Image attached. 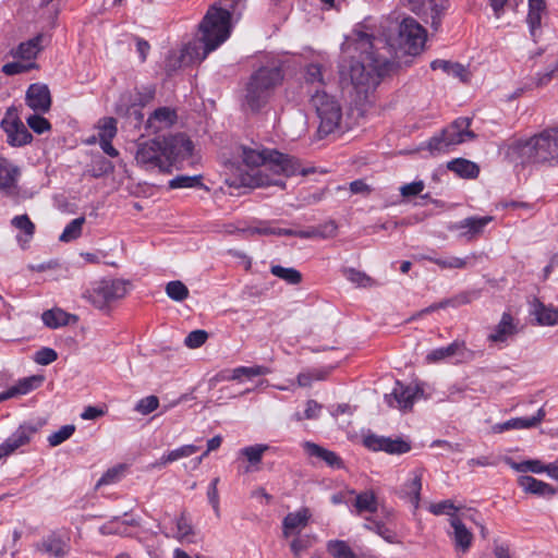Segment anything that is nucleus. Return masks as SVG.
<instances>
[{
  "instance_id": "obj_16",
  "label": "nucleus",
  "mask_w": 558,
  "mask_h": 558,
  "mask_svg": "<svg viewBox=\"0 0 558 558\" xmlns=\"http://www.w3.org/2000/svg\"><path fill=\"white\" fill-rule=\"evenodd\" d=\"M20 177V167L0 156V192L5 196H17Z\"/></svg>"
},
{
  "instance_id": "obj_42",
  "label": "nucleus",
  "mask_w": 558,
  "mask_h": 558,
  "mask_svg": "<svg viewBox=\"0 0 558 558\" xmlns=\"http://www.w3.org/2000/svg\"><path fill=\"white\" fill-rule=\"evenodd\" d=\"M507 464L517 472H532V473H544L546 472V464H543L539 460H526L520 463L506 459Z\"/></svg>"
},
{
  "instance_id": "obj_6",
  "label": "nucleus",
  "mask_w": 558,
  "mask_h": 558,
  "mask_svg": "<svg viewBox=\"0 0 558 558\" xmlns=\"http://www.w3.org/2000/svg\"><path fill=\"white\" fill-rule=\"evenodd\" d=\"M316 120L318 121L317 134L319 137L332 134L339 129L342 120V106L336 96L316 89Z\"/></svg>"
},
{
  "instance_id": "obj_50",
  "label": "nucleus",
  "mask_w": 558,
  "mask_h": 558,
  "mask_svg": "<svg viewBox=\"0 0 558 558\" xmlns=\"http://www.w3.org/2000/svg\"><path fill=\"white\" fill-rule=\"evenodd\" d=\"M202 185V175H178L169 181V187L171 189H186Z\"/></svg>"
},
{
  "instance_id": "obj_2",
  "label": "nucleus",
  "mask_w": 558,
  "mask_h": 558,
  "mask_svg": "<svg viewBox=\"0 0 558 558\" xmlns=\"http://www.w3.org/2000/svg\"><path fill=\"white\" fill-rule=\"evenodd\" d=\"M239 156L252 173H241L239 177H230L226 182L234 187H260L277 185L284 186L282 174L290 177L295 174L298 168L292 158L277 150L251 148L241 146Z\"/></svg>"
},
{
  "instance_id": "obj_27",
  "label": "nucleus",
  "mask_w": 558,
  "mask_h": 558,
  "mask_svg": "<svg viewBox=\"0 0 558 558\" xmlns=\"http://www.w3.org/2000/svg\"><path fill=\"white\" fill-rule=\"evenodd\" d=\"M177 120L175 111L168 108L161 107L156 109L147 120V129L153 132H158L163 128L171 126Z\"/></svg>"
},
{
  "instance_id": "obj_40",
  "label": "nucleus",
  "mask_w": 558,
  "mask_h": 558,
  "mask_svg": "<svg viewBox=\"0 0 558 558\" xmlns=\"http://www.w3.org/2000/svg\"><path fill=\"white\" fill-rule=\"evenodd\" d=\"M198 447L195 445H184L180 448L169 451L167 454H163L160 460L155 464L156 466H163L168 463H172L178 461L179 459L190 457L197 452Z\"/></svg>"
},
{
  "instance_id": "obj_8",
  "label": "nucleus",
  "mask_w": 558,
  "mask_h": 558,
  "mask_svg": "<svg viewBox=\"0 0 558 558\" xmlns=\"http://www.w3.org/2000/svg\"><path fill=\"white\" fill-rule=\"evenodd\" d=\"M398 41L405 53L416 56L425 46L426 31L413 17H404L398 26Z\"/></svg>"
},
{
  "instance_id": "obj_58",
  "label": "nucleus",
  "mask_w": 558,
  "mask_h": 558,
  "mask_svg": "<svg viewBox=\"0 0 558 558\" xmlns=\"http://www.w3.org/2000/svg\"><path fill=\"white\" fill-rule=\"evenodd\" d=\"M155 96V87L146 86L140 90H136L135 98L133 100L132 107H144L148 102L153 100Z\"/></svg>"
},
{
  "instance_id": "obj_45",
  "label": "nucleus",
  "mask_w": 558,
  "mask_h": 558,
  "mask_svg": "<svg viewBox=\"0 0 558 558\" xmlns=\"http://www.w3.org/2000/svg\"><path fill=\"white\" fill-rule=\"evenodd\" d=\"M428 510L435 515L447 514L449 515V519L452 517H460L464 513L460 512V508L454 506V504L449 499L430 504Z\"/></svg>"
},
{
  "instance_id": "obj_20",
  "label": "nucleus",
  "mask_w": 558,
  "mask_h": 558,
  "mask_svg": "<svg viewBox=\"0 0 558 558\" xmlns=\"http://www.w3.org/2000/svg\"><path fill=\"white\" fill-rule=\"evenodd\" d=\"M26 105L34 111L45 113L51 107V96L47 85L32 84L25 95Z\"/></svg>"
},
{
  "instance_id": "obj_47",
  "label": "nucleus",
  "mask_w": 558,
  "mask_h": 558,
  "mask_svg": "<svg viewBox=\"0 0 558 558\" xmlns=\"http://www.w3.org/2000/svg\"><path fill=\"white\" fill-rule=\"evenodd\" d=\"M117 120L114 118H104L98 124V141H112L117 135Z\"/></svg>"
},
{
  "instance_id": "obj_29",
  "label": "nucleus",
  "mask_w": 558,
  "mask_h": 558,
  "mask_svg": "<svg viewBox=\"0 0 558 558\" xmlns=\"http://www.w3.org/2000/svg\"><path fill=\"white\" fill-rule=\"evenodd\" d=\"M269 373V369L262 365L255 366H239L233 368L230 372V375H225L223 373L219 374L223 380H241L242 377L251 379L253 377L263 376Z\"/></svg>"
},
{
  "instance_id": "obj_1",
  "label": "nucleus",
  "mask_w": 558,
  "mask_h": 558,
  "mask_svg": "<svg viewBox=\"0 0 558 558\" xmlns=\"http://www.w3.org/2000/svg\"><path fill=\"white\" fill-rule=\"evenodd\" d=\"M383 36L385 38L374 37L363 31L355 32L356 48L361 53L353 57L348 66H342L340 73L343 81H350L356 102H364L381 77L393 69V45L386 33Z\"/></svg>"
},
{
  "instance_id": "obj_46",
  "label": "nucleus",
  "mask_w": 558,
  "mask_h": 558,
  "mask_svg": "<svg viewBox=\"0 0 558 558\" xmlns=\"http://www.w3.org/2000/svg\"><path fill=\"white\" fill-rule=\"evenodd\" d=\"M177 533L175 537L181 542H191L194 536L193 526L191 524L190 519L182 513L175 520Z\"/></svg>"
},
{
  "instance_id": "obj_54",
  "label": "nucleus",
  "mask_w": 558,
  "mask_h": 558,
  "mask_svg": "<svg viewBox=\"0 0 558 558\" xmlns=\"http://www.w3.org/2000/svg\"><path fill=\"white\" fill-rule=\"evenodd\" d=\"M159 407V399L156 396H148L138 400L135 411L142 415H148Z\"/></svg>"
},
{
  "instance_id": "obj_39",
  "label": "nucleus",
  "mask_w": 558,
  "mask_h": 558,
  "mask_svg": "<svg viewBox=\"0 0 558 558\" xmlns=\"http://www.w3.org/2000/svg\"><path fill=\"white\" fill-rule=\"evenodd\" d=\"M11 223L24 233V235H17V241L20 243H28L35 233V225L31 221L29 217L27 215L15 216Z\"/></svg>"
},
{
  "instance_id": "obj_51",
  "label": "nucleus",
  "mask_w": 558,
  "mask_h": 558,
  "mask_svg": "<svg viewBox=\"0 0 558 558\" xmlns=\"http://www.w3.org/2000/svg\"><path fill=\"white\" fill-rule=\"evenodd\" d=\"M75 432V426L72 424L62 426L59 430L52 433L48 437V442L51 447L61 445L63 441L69 439Z\"/></svg>"
},
{
  "instance_id": "obj_37",
  "label": "nucleus",
  "mask_w": 558,
  "mask_h": 558,
  "mask_svg": "<svg viewBox=\"0 0 558 558\" xmlns=\"http://www.w3.org/2000/svg\"><path fill=\"white\" fill-rule=\"evenodd\" d=\"M425 259L436 264L440 269H464L469 265V257H458V256H425Z\"/></svg>"
},
{
  "instance_id": "obj_12",
  "label": "nucleus",
  "mask_w": 558,
  "mask_h": 558,
  "mask_svg": "<svg viewBox=\"0 0 558 558\" xmlns=\"http://www.w3.org/2000/svg\"><path fill=\"white\" fill-rule=\"evenodd\" d=\"M163 157L169 162V168L179 161H183L192 156L193 143L182 133L163 138Z\"/></svg>"
},
{
  "instance_id": "obj_15",
  "label": "nucleus",
  "mask_w": 558,
  "mask_h": 558,
  "mask_svg": "<svg viewBox=\"0 0 558 558\" xmlns=\"http://www.w3.org/2000/svg\"><path fill=\"white\" fill-rule=\"evenodd\" d=\"M473 353L465 347L464 341L456 340L447 347L432 350L425 360L428 364L438 363L445 360L456 359L457 362H464L472 359Z\"/></svg>"
},
{
  "instance_id": "obj_7",
  "label": "nucleus",
  "mask_w": 558,
  "mask_h": 558,
  "mask_svg": "<svg viewBox=\"0 0 558 558\" xmlns=\"http://www.w3.org/2000/svg\"><path fill=\"white\" fill-rule=\"evenodd\" d=\"M470 118H458L450 125L444 129L439 135L429 140L428 149L432 153H445L453 146L475 138V134L470 130Z\"/></svg>"
},
{
  "instance_id": "obj_26",
  "label": "nucleus",
  "mask_w": 558,
  "mask_h": 558,
  "mask_svg": "<svg viewBox=\"0 0 558 558\" xmlns=\"http://www.w3.org/2000/svg\"><path fill=\"white\" fill-rule=\"evenodd\" d=\"M518 484L525 493L539 497H551L557 494V489L550 484L530 475L520 476L518 478Z\"/></svg>"
},
{
  "instance_id": "obj_22",
  "label": "nucleus",
  "mask_w": 558,
  "mask_h": 558,
  "mask_svg": "<svg viewBox=\"0 0 558 558\" xmlns=\"http://www.w3.org/2000/svg\"><path fill=\"white\" fill-rule=\"evenodd\" d=\"M423 470L415 469L409 473L408 480L403 483L400 494L401 497L408 500L417 510L421 502Z\"/></svg>"
},
{
  "instance_id": "obj_36",
  "label": "nucleus",
  "mask_w": 558,
  "mask_h": 558,
  "mask_svg": "<svg viewBox=\"0 0 558 558\" xmlns=\"http://www.w3.org/2000/svg\"><path fill=\"white\" fill-rule=\"evenodd\" d=\"M377 498L372 490H364L356 495L354 508L356 513L361 514L363 512L374 513L377 511Z\"/></svg>"
},
{
  "instance_id": "obj_44",
  "label": "nucleus",
  "mask_w": 558,
  "mask_h": 558,
  "mask_svg": "<svg viewBox=\"0 0 558 558\" xmlns=\"http://www.w3.org/2000/svg\"><path fill=\"white\" fill-rule=\"evenodd\" d=\"M316 459L320 460L328 468L339 470L343 468L342 459L333 451L316 445Z\"/></svg>"
},
{
  "instance_id": "obj_57",
  "label": "nucleus",
  "mask_w": 558,
  "mask_h": 558,
  "mask_svg": "<svg viewBox=\"0 0 558 558\" xmlns=\"http://www.w3.org/2000/svg\"><path fill=\"white\" fill-rule=\"evenodd\" d=\"M338 364V360H335L331 364H326V359L324 355L316 357V380L327 379L329 374L335 369Z\"/></svg>"
},
{
  "instance_id": "obj_34",
  "label": "nucleus",
  "mask_w": 558,
  "mask_h": 558,
  "mask_svg": "<svg viewBox=\"0 0 558 558\" xmlns=\"http://www.w3.org/2000/svg\"><path fill=\"white\" fill-rule=\"evenodd\" d=\"M533 314L538 325L554 326L558 325V310L537 303L534 306Z\"/></svg>"
},
{
  "instance_id": "obj_49",
  "label": "nucleus",
  "mask_w": 558,
  "mask_h": 558,
  "mask_svg": "<svg viewBox=\"0 0 558 558\" xmlns=\"http://www.w3.org/2000/svg\"><path fill=\"white\" fill-rule=\"evenodd\" d=\"M343 276L352 283L357 287L367 288L373 287L375 281L368 277L365 272L356 270L354 268H345L343 270Z\"/></svg>"
},
{
  "instance_id": "obj_53",
  "label": "nucleus",
  "mask_w": 558,
  "mask_h": 558,
  "mask_svg": "<svg viewBox=\"0 0 558 558\" xmlns=\"http://www.w3.org/2000/svg\"><path fill=\"white\" fill-rule=\"evenodd\" d=\"M266 450H268L267 445L248 446L241 450V454L244 456L250 463L256 464L260 462Z\"/></svg>"
},
{
  "instance_id": "obj_38",
  "label": "nucleus",
  "mask_w": 558,
  "mask_h": 558,
  "mask_svg": "<svg viewBox=\"0 0 558 558\" xmlns=\"http://www.w3.org/2000/svg\"><path fill=\"white\" fill-rule=\"evenodd\" d=\"M128 525H138V522L134 519L132 520H125L120 522L118 518H114L113 520L102 524L99 527V532L102 535H128Z\"/></svg>"
},
{
  "instance_id": "obj_21",
  "label": "nucleus",
  "mask_w": 558,
  "mask_h": 558,
  "mask_svg": "<svg viewBox=\"0 0 558 558\" xmlns=\"http://www.w3.org/2000/svg\"><path fill=\"white\" fill-rule=\"evenodd\" d=\"M493 221L492 216L484 217H468L458 221L449 227L450 230L460 231V236L466 240H472L483 233L484 228Z\"/></svg>"
},
{
  "instance_id": "obj_48",
  "label": "nucleus",
  "mask_w": 558,
  "mask_h": 558,
  "mask_svg": "<svg viewBox=\"0 0 558 558\" xmlns=\"http://www.w3.org/2000/svg\"><path fill=\"white\" fill-rule=\"evenodd\" d=\"M166 293L171 300L182 302L187 299L189 289L182 281L174 280L167 283Z\"/></svg>"
},
{
  "instance_id": "obj_61",
  "label": "nucleus",
  "mask_w": 558,
  "mask_h": 558,
  "mask_svg": "<svg viewBox=\"0 0 558 558\" xmlns=\"http://www.w3.org/2000/svg\"><path fill=\"white\" fill-rule=\"evenodd\" d=\"M58 359V354L53 349L41 348L35 354V362L39 365H49Z\"/></svg>"
},
{
  "instance_id": "obj_31",
  "label": "nucleus",
  "mask_w": 558,
  "mask_h": 558,
  "mask_svg": "<svg viewBox=\"0 0 558 558\" xmlns=\"http://www.w3.org/2000/svg\"><path fill=\"white\" fill-rule=\"evenodd\" d=\"M515 332L513 319L510 314L504 313L494 332L488 336L492 342H504Z\"/></svg>"
},
{
  "instance_id": "obj_43",
  "label": "nucleus",
  "mask_w": 558,
  "mask_h": 558,
  "mask_svg": "<svg viewBox=\"0 0 558 558\" xmlns=\"http://www.w3.org/2000/svg\"><path fill=\"white\" fill-rule=\"evenodd\" d=\"M84 223V217L73 219L70 223L66 225L63 232L60 234L59 240L61 242H71L78 239L82 234Z\"/></svg>"
},
{
  "instance_id": "obj_32",
  "label": "nucleus",
  "mask_w": 558,
  "mask_h": 558,
  "mask_svg": "<svg viewBox=\"0 0 558 558\" xmlns=\"http://www.w3.org/2000/svg\"><path fill=\"white\" fill-rule=\"evenodd\" d=\"M45 377L43 375H32L17 380V383L11 386V390L14 397L24 396L31 391L37 389L44 383Z\"/></svg>"
},
{
  "instance_id": "obj_4",
  "label": "nucleus",
  "mask_w": 558,
  "mask_h": 558,
  "mask_svg": "<svg viewBox=\"0 0 558 558\" xmlns=\"http://www.w3.org/2000/svg\"><path fill=\"white\" fill-rule=\"evenodd\" d=\"M226 8L213 5L199 24L201 41L204 45L202 60L209 52L217 49L230 36V20L233 15H240L245 7V0H223Z\"/></svg>"
},
{
  "instance_id": "obj_10",
  "label": "nucleus",
  "mask_w": 558,
  "mask_h": 558,
  "mask_svg": "<svg viewBox=\"0 0 558 558\" xmlns=\"http://www.w3.org/2000/svg\"><path fill=\"white\" fill-rule=\"evenodd\" d=\"M0 126L7 135V143L12 147H21L33 141V135L20 119L16 107L7 109Z\"/></svg>"
},
{
  "instance_id": "obj_11",
  "label": "nucleus",
  "mask_w": 558,
  "mask_h": 558,
  "mask_svg": "<svg viewBox=\"0 0 558 558\" xmlns=\"http://www.w3.org/2000/svg\"><path fill=\"white\" fill-rule=\"evenodd\" d=\"M136 162L147 170L169 171V162L165 160L162 142L149 140L137 145Z\"/></svg>"
},
{
  "instance_id": "obj_56",
  "label": "nucleus",
  "mask_w": 558,
  "mask_h": 558,
  "mask_svg": "<svg viewBox=\"0 0 558 558\" xmlns=\"http://www.w3.org/2000/svg\"><path fill=\"white\" fill-rule=\"evenodd\" d=\"M208 338V333L205 330H193L184 339V344L187 348L196 349L202 347Z\"/></svg>"
},
{
  "instance_id": "obj_19",
  "label": "nucleus",
  "mask_w": 558,
  "mask_h": 558,
  "mask_svg": "<svg viewBox=\"0 0 558 558\" xmlns=\"http://www.w3.org/2000/svg\"><path fill=\"white\" fill-rule=\"evenodd\" d=\"M417 392V387L404 386L400 381H397L391 393H387L385 399L389 407L407 411L412 409Z\"/></svg>"
},
{
  "instance_id": "obj_59",
  "label": "nucleus",
  "mask_w": 558,
  "mask_h": 558,
  "mask_svg": "<svg viewBox=\"0 0 558 558\" xmlns=\"http://www.w3.org/2000/svg\"><path fill=\"white\" fill-rule=\"evenodd\" d=\"M218 483H219L218 477H215L210 482L208 490H207V497H208L209 504L211 505V507L215 511L216 517L219 518L220 509H219V495H218V488H217Z\"/></svg>"
},
{
  "instance_id": "obj_28",
  "label": "nucleus",
  "mask_w": 558,
  "mask_h": 558,
  "mask_svg": "<svg viewBox=\"0 0 558 558\" xmlns=\"http://www.w3.org/2000/svg\"><path fill=\"white\" fill-rule=\"evenodd\" d=\"M545 10V0H529V14L526 17V22L530 27V33L534 38L536 37L537 31L541 27L542 16Z\"/></svg>"
},
{
  "instance_id": "obj_3",
  "label": "nucleus",
  "mask_w": 558,
  "mask_h": 558,
  "mask_svg": "<svg viewBox=\"0 0 558 558\" xmlns=\"http://www.w3.org/2000/svg\"><path fill=\"white\" fill-rule=\"evenodd\" d=\"M506 156L521 165L558 163V129H547L526 140L513 141Z\"/></svg>"
},
{
  "instance_id": "obj_9",
  "label": "nucleus",
  "mask_w": 558,
  "mask_h": 558,
  "mask_svg": "<svg viewBox=\"0 0 558 558\" xmlns=\"http://www.w3.org/2000/svg\"><path fill=\"white\" fill-rule=\"evenodd\" d=\"M128 282L122 279H102L89 292V300L95 307L102 310L112 302L124 298Z\"/></svg>"
},
{
  "instance_id": "obj_35",
  "label": "nucleus",
  "mask_w": 558,
  "mask_h": 558,
  "mask_svg": "<svg viewBox=\"0 0 558 558\" xmlns=\"http://www.w3.org/2000/svg\"><path fill=\"white\" fill-rule=\"evenodd\" d=\"M71 315L61 308L45 311L41 315L44 324L52 329L65 326L70 323Z\"/></svg>"
},
{
  "instance_id": "obj_41",
  "label": "nucleus",
  "mask_w": 558,
  "mask_h": 558,
  "mask_svg": "<svg viewBox=\"0 0 558 558\" xmlns=\"http://www.w3.org/2000/svg\"><path fill=\"white\" fill-rule=\"evenodd\" d=\"M270 272L277 278L284 280L289 284H298L302 280V275L299 270L292 267H283L280 265H272Z\"/></svg>"
},
{
  "instance_id": "obj_63",
  "label": "nucleus",
  "mask_w": 558,
  "mask_h": 558,
  "mask_svg": "<svg viewBox=\"0 0 558 558\" xmlns=\"http://www.w3.org/2000/svg\"><path fill=\"white\" fill-rule=\"evenodd\" d=\"M311 538L299 536L291 542V550L296 558H300L302 554L311 547Z\"/></svg>"
},
{
  "instance_id": "obj_13",
  "label": "nucleus",
  "mask_w": 558,
  "mask_h": 558,
  "mask_svg": "<svg viewBox=\"0 0 558 558\" xmlns=\"http://www.w3.org/2000/svg\"><path fill=\"white\" fill-rule=\"evenodd\" d=\"M37 553L49 558H65L71 551L70 538L52 531L34 544Z\"/></svg>"
},
{
  "instance_id": "obj_62",
  "label": "nucleus",
  "mask_w": 558,
  "mask_h": 558,
  "mask_svg": "<svg viewBox=\"0 0 558 558\" xmlns=\"http://www.w3.org/2000/svg\"><path fill=\"white\" fill-rule=\"evenodd\" d=\"M35 66H36L35 63L24 64L21 62H9L2 66V72L5 75H15V74L27 72L28 70H31Z\"/></svg>"
},
{
  "instance_id": "obj_17",
  "label": "nucleus",
  "mask_w": 558,
  "mask_h": 558,
  "mask_svg": "<svg viewBox=\"0 0 558 558\" xmlns=\"http://www.w3.org/2000/svg\"><path fill=\"white\" fill-rule=\"evenodd\" d=\"M466 519L474 521L473 515L468 512L460 517H452L449 519L450 526L452 527V532L449 535L453 541L456 549L463 554L469 551L474 539L473 533L464 523V520Z\"/></svg>"
},
{
  "instance_id": "obj_55",
  "label": "nucleus",
  "mask_w": 558,
  "mask_h": 558,
  "mask_svg": "<svg viewBox=\"0 0 558 558\" xmlns=\"http://www.w3.org/2000/svg\"><path fill=\"white\" fill-rule=\"evenodd\" d=\"M364 527L375 532L377 535L383 537L388 543H395L396 542V533L388 529L384 523L381 522H372L369 524H364Z\"/></svg>"
},
{
  "instance_id": "obj_23",
  "label": "nucleus",
  "mask_w": 558,
  "mask_h": 558,
  "mask_svg": "<svg viewBox=\"0 0 558 558\" xmlns=\"http://www.w3.org/2000/svg\"><path fill=\"white\" fill-rule=\"evenodd\" d=\"M545 417V410L538 409L537 413L532 417H514L501 424H496L493 428L496 433H502L509 429H527L536 427Z\"/></svg>"
},
{
  "instance_id": "obj_60",
  "label": "nucleus",
  "mask_w": 558,
  "mask_h": 558,
  "mask_svg": "<svg viewBox=\"0 0 558 558\" xmlns=\"http://www.w3.org/2000/svg\"><path fill=\"white\" fill-rule=\"evenodd\" d=\"M241 232H248L250 234H263V235H288L291 234L292 231L282 228H271V227H260V228H252L248 230H240Z\"/></svg>"
},
{
  "instance_id": "obj_64",
  "label": "nucleus",
  "mask_w": 558,
  "mask_h": 558,
  "mask_svg": "<svg viewBox=\"0 0 558 558\" xmlns=\"http://www.w3.org/2000/svg\"><path fill=\"white\" fill-rule=\"evenodd\" d=\"M328 551L335 558H340L347 554V551H351V548L343 541H330L328 543Z\"/></svg>"
},
{
  "instance_id": "obj_33",
  "label": "nucleus",
  "mask_w": 558,
  "mask_h": 558,
  "mask_svg": "<svg viewBox=\"0 0 558 558\" xmlns=\"http://www.w3.org/2000/svg\"><path fill=\"white\" fill-rule=\"evenodd\" d=\"M448 169L456 172L459 177L465 179L476 178L480 172L476 163L463 158H458L448 162Z\"/></svg>"
},
{
  "instance_id": "obj_18",
  "label": "nucleus",
  "mask_w": 558,
  "mask_h": 558,
  "mask_svg": "<svg viewBox=\"0 0 558 558\" xmlns=\"http://www.w3.org/2000/svg\"><path fill=\"white\" fill-rule=\"evenodd\" d=\"M364 445L373 451H385L390 454H402L410 451L411 446L402 438H390L378 435H367L364 437Z\"/></svg>"
},
{
  "instance_id": "obj_24",
  "label": "nucleus",
  "mask_w": 558,
  "mask_h": 558,
  "mask_svg": "<svg viewBox=\"0 0 558 558\" xmlns=\"http://www.w3.org/2000/svg\"><path fill=\"white\" fill-rule=\"evenodd\" d=\"M310 518L311 512L308 509L288 513L282 522L283 536L289 537L299 534L307 525Z\"/></svg>"
},
{
  "instance_id": "obj_52",
  "label": "nucleus",
  "mask_w": 558,
  "mask_h": 558,
  "mask_svg": "<svg viewBox=\"0 0 558 558\" xmlns=\"http://www.w3.org/2000/svg\"><path fill=\"white\" fill-rule=\"evenodd\" d=\"M27 125L37 134H43L51 129L50 122L40 114H31L26 118Z\"/></svg>"
},
{
  "instance_id": "obj_5",
  "label": "nucleus",
  "mask_w": 558,
  "mask_h": 558,
  "mask_svg": "<svg viewBox=\"0 0 558 558\" xmlns=\"http://www.w3.org/2000/svg\"><path fill=\"white\" fill-rule=\"evenodd\" d=\"M283 80L282 65L278 61H272L254 71L245 84L242 98V109L252 113H257L269 101L275 88Z\"/></svg>"
},
{
  "instance_id": "obj_25",
  "label": "nucleus",
  "mask_w": 558,
  "mask_h": 558,
  "mask_svg": "<svg viewBox=\"0 0 558 558\" xmlns=\"http://www.w3.org/2000/svg\"><path fill=\"white\" fill-rule=\"evenodd\" d=\"M425 3L429 4L430 7V26L435 31H438L441 25V19L448 8V0H410V8L413 12H417Z\"/></svg>"
},
{
  "instance_id": "obj_14",
  "label": "nucleus",
  "mask_w": 558,
  "mask_h": 558,
  "mask_svg": "<svg viewBox=\"0 0 558 558\" xmlns=\"http://www.w3.org/2000/svg\"><path fill=\"white\" fill-rule=\"evenodd\" d=\"M44 423H24L0 445V459L16 451L29 442L31 437L43 426Z\"/></svg>"
},
{
  "instance_id": "obj_30",
  "label": "nucleus",
  "mask_w": 558,
  "mask_h": 558,
  "mask_svg": "<svg viewBox=\"0 0 558 558\" xmlns=\"http://www.w3.org/2000/svg\"><path fill=\"white\" fill-rule=\"evenodd\" d=\"M44 35L38 34L34 38L21 43L16 48L13 56L24 60H31L36 58L38 52L43 49Z\"/></svg>"
}]
</instances>
